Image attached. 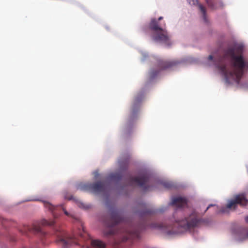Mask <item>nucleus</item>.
Wrapping results in <instances>:
<instances>
[{"label":"nucleus","mask_w":248,"mask_h":248,"mask_svg":"<svg viewBox=\"0 0 248 248\" xmlns=\"http://www.w3.org/2000/svg\"><path fill=\"white\" fill-rule=\"evenodd\" d=\"M241 46H231L224 51V55L217 59L215 65L224 76L227 82L239 84L245 69H248V61L241 55Z\"/></svg>","instance_id":"nucleus-1"},{"label":"nucleus","mask_w":248,"mask_h":248,"mask_svg":"<svg viewBox=\"0 0 248 248\" xmlns=\"http://www.w3.org/2000/svg\"><path fill=\"white\" fill-rule=\"evenodd\" d=\"M105 223L109 228L105 232L107 236L120 234L122 242L139 238V228L130 222H124L122 213L117 210L111 211L109 218L106 219Z\"/></svg>","instance_id":"nucleus-2"},{"label":"nucleus","mask_w":248,"mask_h":248,"mask_svg":"<svg viewBox=\"0 0 248 248\" xmlns=\"http://www.w3.org/2000/svg\"><path fill=\"white\" fill-rule=\"evenodd\" d=\"M209 223L210 221L208 219L199 217L198 213L193 211L184 218L176 220L175 224L171 227V230L168 231L167 233L173 234L190 231L202 225H207Z\"/></svg>","instance_id":"nucleus-3"},{"label":"nucleus","mask_w":248,"mask_h":248,"mask_svg":"<svg viewBox=\"0 0 248 248\" xmlns=\"http://www.w3.org/2000/svg\"><path fill=\"white\" fill-rule=\"evenodd\" d=\"M162 19V16H160L157 19L155 18H152L149 24V28L154 32L153 36L154 40L167 46H170L171 45L170 36L163 26H165V23L164 22L163 24L159 23V21Z\"/></svg>","instance_id":"nucleus-4"},{"label":"nucleus","mask_w":248,"mask_h":248,"mask_svg":"<svg viewBox=\"0 0 248 248\" xmlns=\"http://www.w3.org/2000/svg\"><path fill=\"white\" fill-rule=\"evenodd\" d=\"M89 239H90V236L82 227V231H79L78 236L74 234L71 236H68L64 233L62 232L61 233V236H58L57 242L62 244L63 247H66L72 243L78 244V241L81 239L86 241Z\"/></svg>","instance_id":"nucleus-5"},{"label":"nucleus","mask_w":248,"mask_h":248,"mask_svg":"<svg viewBox=\"0 0 248 248\" xmlns=\"http://www.w3.org/2000/svg\"><path fill=\"white\" fill-rule=\"evenodd\" d=\"M55 223L54 220H47L43 219L40 221L34 222L31 226L25 225L23 229L21 232L23 234H26L28 232H32L35 234H39L41 237H45L46 234L42 230L41 226H53Z\"/></svg>","instance_id":"nucleus-6"},{"label":"nucleus","mask_w":248,"mask_h":248,"mask_svg":"<svg viewBox=\"0 0 248 248\" xmlns=\"http://www.w3.org/2000/svg\"><path fill=\"white\" fill-rule=\"evenodd\" d=\"M150 180V176L147 173L140 174L137 177H129L128 178V184L130 186L136 185L144 190H148L150 186L147 185Z\"/></svg>","instance_id":"nucleus-7"},{"label":"nucleus","mask_w":248,"mask_h":248,"mask_svg":"<svg viewBox=\"0 0 248 248\" xmlns=\"http://www.w3.org/2000/svg\"><path fill=\"white\" fill-rule=\"evenodd\" d=\"M105 185L101 182L93 184H86L79 186L78 189L82 191H89L94 193H98L103 192L105 190Z\"/></svg>","instance_id":"nucleus-8"},{"label":"nucleus","mask_w":248,"mask_h":248,"mask_svg":"<svg viewBox=\"0 0 248 248\" xmlns=\"http://www.w3.org/2000/svg\"><path fill=\"white\" fill-rule=\"evenodd\" d=\"M238 204L241 205H248V200L246 199L244 195H237L234 200L231 201L228 203L227 208H233L234 209Z\"/></svg>","instance_id":"nucleus-9"},{"label":"nucleus","mask_w":248,"mask_h":248,"mask_svg":"<svg viewBox=\"0 0 248 248\" xmlns=\"http://www.w3.org/2000/svg\"><path fill=\"white\" fill-rule=\"evenodd\" d=\"M187 200L186 198L178 197L173 198L171 204L179 208L185 207L187 205Z\"/></svg>","instance_id":"nucleus-10"},{"label":"nucleus","mask_w":248,"mask_h":248,"mask_svg":"<svg viewBox=\"0 0 248 248\" xmlns=\"http://www.w3.org/2000/svg\"><path fill=\"white\" fill-rule=\"evenodd\" d=\"M44 206L45 208L48 209L49 211H50L54 217H57V215L56 213V211L57 210V209L58 208V206H54V205H52L50 203L43 201Z\"/></svg>","instance_id":"nucleus-11"},{"label":"nucleus","mask_w":248,"mask_h":248,"mask_svg":"<svg viewBox=\"0 0 248 248\" xmlns=\"http://www.w3.org/2000/svg\"><path fill=\"white\" fill-rule=\"evenodd\" d=\"M209 7L214 10L222 6V3L218 0H206Z\"/></svg>","instance_id":"nucleus-12"},{"label":"nucleus","mask_w":248,"mask_h":248,"mask_svg":"<svg viewBox=\"0 0 248 248\" xmlns=\"http://www.w3.org/2000/svg\"><path fill=\"white\" fill-rule=\"evenodd\" d=\"M143 209L140 212L142 217H146L153 215L155 211L152 209L147 208L145 205H143Z\"/></svg>","instance_id":"nucleus-13"},{"label":"nucleus","mask_w":248,"mask_h":248,"mask_svg":"<svg viewBox=\"0 0 248 248\" xmlns=\"http://www.w3.org/2000/svg\"><path fill=\"white\" fill-rule=\"evenodd\" d=\"M142 99L141 96H137L134 100V103L132 106V115H134L137 111L139 108V103Z\"/></svg>","instance_id":"nucleus-14"},{"label":"nucleus","mask_w":248,"mask_h":248,"mask_svg":"<svg viewBox=\"0 0 248 248\" xmlns=\"http://www.w3.org/2000/svg\"><path fill=\"white\" fill-rule=\"evenodd\" d=\"M91 245L93 248H105L106 247V244L98 240H92Z\"/></svg>","instance_id":"nucleus-15"},{"label":"nucleus","mask_w":248,"mask_h":248,"mask_svg":"<svg viewBox=\"0 0 248 248\" xmlns=\"http://www.w3.org/2000/svg\"><path fill=\"white\" fill-rule=\"evenodd\" d=\"M199 8L202 14L203 19L204 21V22H207V20L206 19V9L204 6H203L202 4H200L199 5Z\"/></svg>","instance_id":"nucleus-16"},{"label":"nucleus","mask_w":248,"mask_h":248,"mask_svg":"<svg viewBox=\"0 0 248 248\" xmlns=\"http://www.w3.org/2000/svg\"><path fill=\"white\" fill-rule=\"evenodd\" d=\"M173 62H164L161 65V69H164L171 67L173 65Z\"/></svg>","instance_id":"nucleus-17"},{"label":"nucleus","mask_w":248,"mask_h":248,"mask_svg":"<svg viewBox=\"0 0 248 248\" xmlns=\"http://www.w3.org/2000/svg\"><path fill=\"white\" fill-rule=\"evenodd\" d=\"M163 186L166 188H171L173 186L172 184L170 182H164L162 184Z\"/></svg>","instance_id":"nucleus-18"},{"label":"nucleus","mask_w":248,"mask_h":248,"mask_svg":"<svg viewBox=\"0 0 248 248\" xmlns=\"http://www.w3.org/2000/svg\"><path fill=\"white\" fill-rule=\"evenodd\" d=\"M150 227L153 228H162L163 226L162 224H158L157 223H152L150 225Z\"/></svg>","instance_id":"nucleus-19"},{"label":"nucleus","mask_w":248,"mask_h":248,"mask_svg":"<svg viewBox=\"0 0 248 248\" xmlns=\"http://www.w3.org/2000/svg\"><path fill=\"white\" fill-rule=\"evenodd\" d=\"M79 206L80 207L85 209H88L91 207L90 205H85L83 203H80Z\"/></svg>","instance_id":"nucleus-20"},{"label":"nucleus","mask_w":248,"mask_h":248,"mask_svg":"<svg viewBox=\"0 0 248 248\" xmlns=\"http://www.w3.org/2000/svg\"><path fill=\"white\" fill-rule=\"evenodd\" d=\"M187 1L191 5H195L198 2V0H187Z\"/></svg>","instance_id":"nucleus-21"},{"label":"nucleus","mask_w":248,"mask_h":248,"mask_svg":"<svg viewBox=\"0 0 248 248\" xmlns=\"http://www.w3.org/2000/svg\"><path fill=\"white\" fill-rule=\"evenodd\" d=\"M158 73V71H155V72H154V71L151 72V76L152 78H154L156 75H157Z\"/></svg>","instance_id":"nucleus-22"},{"label":"nucleus","mask_w":248,"mask_h":248,"mask_svg":"<svg viewBox=\"0 0 248 248\" xmlns=\"http://www.w3.org/2000/svg\"><path fill=\"white\" fill-rule=\"evenodd\" d=\"M59 208H61L63 210L65 215L69 216V213H68L67 211L65 210L62 205H61Z\"/></svg>","instance_id":"nucleus-23"},{"label":"nucleus","mask_w":248,"mask_h":248,"mask_svg":"<svg viewBox=\"0 0 248 248\" xmlns=\"http://www.w3.org/2000/svg\"><path fill=\"white\" fill-rule=\"evenodd\" d=\"M227 209L225 207L222 208V209L219 211V213H224L226 212Z\"/></svg>","instance_id":"nucleus-24"},{"label":"nucleus","mask_w":248,"mask_h":248,"mask_svg":"<svg viewBox=\"0 0 248 248\" xmlns=\"http://www.w3.org/2000/svg\"><path fill=\"white\" fill-rule=\"evenodd\" d=\"M128 166V160H125L124 162V169H126Z\"/></svg>","instance_id":"nucleus-25"},{"label":"nucleus","mask_w":248,"mask_h":248,"mask_svg":"<svg viewBox=\"0 0 248 248\" xmlns=\"http://www.w3.org/2000/svg\"><path fill=\"white\" fill-rule=\"evenodd\" d=\"M213 56L212 55H210L208 57V59L209 60H212L213 59Z\"/></svg>","instance_id":"nucleus-26"},{"label":"nucleus","mask_w":248,"mask_h":248,"mask_svg":"<svg viewBox=\"0 0 248 248\" xmlns=\"http://www.w3.org/2000/svg\"><path fill=\"white\" fill-rule=\"evenodd\" d=\"M214 206V205H213V204H210V205H209L207 207L206 211H207V210H208V209H209L211 206Z\"/></svg>","instance_id":"nucleus-27"},{"label":"nucleus","mask_w":248,"mask_h":248,"mask_svg":"<svg viewBox=\"0 0 248 248\" xmlns=\"http://www.w3.org/2000/svg\"><path fill=\"white\" fill-rule=\"evenodd\" d=\"M64 198H65V199H68V200H71V199H72V197H67V196H64Z\"/></svg>","instance_id":"nucleus-28"},{"label":"nucleus","mask_w":248,"mask_h":248,"mask_svg":"<svg viewBox=\"0 0 248 248\" xmlns=\"http://www.w3.org/2000/svg\"><path fill=\"white\" fill-rule=\"evenodd\" d=\"M246 221L248 223V216L245 218Z\"/></svg>","instance_id":"nucleus-29"},{"label":"nucleus","mask_w":248,"mask_h":248,"mask_svg":"<svg viewBox=\"0 0 248 248\" xmlns=\"http://www.w3.org/2000/svg\"><path fill=\"white\" fill-rule=\"evenodd\" d=\"M120 164L121 165V167H122V162H120Z\"/></svg>","instance_id":"nucleus-30"},{"label":"nucleus","mask_w":248,"mask_h":248,"mask_svg":"<svg viewBox=\"0 0 248 248\" xmlns=\"http://www.w3.org/2000/svg\"><path fill=\"white\" fill-rule=\"evenodd\" d=\"M246 238H248V234H247V235L246 236Z\"/></svg>","instance_id":"nucleus-31"}]
</instances>
